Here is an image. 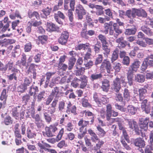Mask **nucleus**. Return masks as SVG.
Returning a JSON list of instances; mask_svg holds the SVG:
<instances>
[{"mask_svg": "<svg viewBox=\"0 0 153 153\" xmlns=\"http://www.w3.org/2000/svg\"><path fill=\"white\" fill-rule=\"evenodd\" d=\"M117 23H114L113 22L111 21L109 23H105L104 24V26L105 32L108 33V29H109V33L110 35L113 34L114 31L116 33V35L118 36L119 34L122 33V30L120 28V26H123L124 23L121 22L119 19H116Z\"/></svg>", "mask_w": 153, "mask_h": 153, "instance_id": "1", "label": "nucleus"}, {"mask_svg": "<svg viewBox=\"0 0 153 153\" xmlns=\"http://www.w3.org/2000/svg\"><path fill=\"white\" fill-rule=\"evenodd\" d=\"M88 134L91 136V138L93 142L96 143V141H98V142L96 144V146L94 147V150L97 151L100 150L104 143V141L100 140L92 129H90L88 130Z\"/></svg>", "mask_w": 153, "mask_h": 153, "instance_id": "2", "label": "nucleus"}, {"mask_svg": "<svg viewBox=\"0 0 153 153\" xmlns=\"http://www.w3.org/2000/svg\"><path fill=\"white\" fill-rule=\"evenodd\" d=\"M76 8L75 12L77 14L78 19H79L82 20L83 18V16L86 14L87 11L80 4L77 5Z\"/></svg>", "mask_w": 153, "mask_h": 153, "instance_id": "3", "label": "nucleus"}, {"mask_svg": "<svg viewBox=\"0 0 153 153\" xmlns=\"http://www.w3.org/2000/svg\"><path fill=\"white\" fill-rule=\"evenodd\" d=\"M101 69H105L108 73L107 75L109 76H111V67L110 62L107 59H104L102 63L100 66Z\"/></svg>", "mask_w": 153, "mask_h": 153, "instance_id": "4", "label": "nucleus"}, {"mask_svg": "<svg viewBox=\"0 0 153 153\" xmlns=\"http://www.w3.org/2000/svg\"><path fill=\"white\" fill-rule=\"evenodd\" d=\"M140 64V62L138 60H134L128 68V71L133 73H135L137 71L138 68H139Z\"/></svg>", "mask_w": 153, "mask_h": 153, "instance_id": "5", "label": "nucleus"}, {"mask_svg": "<svg viewBox=\"0 0 153 153\" xmlns=\"http://www.w3.org/2000/svg\"><path fill=\"white\" fill-rule=\"evenodd\" d=\"M45 25L46 30L50 32L58 31L59 29V27L51 22H47Z\"/></svg>", "mask_w": 153, "mask_h": 153, "instance_id": "6", "label": "nucleus"}, {"mask_svg": "<svg viewBox=\"0 0 153 153\" xmlns=\"http://www.w3.org/2000/svg\"><path fill=\"white\" fill-rule=\"evenodd\" d=\"M149 122V118H140L139 119V126L140 129L146 131L148 128V125Z\"/></svg>", "mask_w": 153, "mask_h": 153, "instance_id": "7", "label": "nucleus"}, {"mask_svg": "<svg viewBox=\"0 0 153 153\" xmlns=\"http://www.w3.org/2000/svg\"><path fill=\"white\" fill-rule=\"evenodd\" d=\"M35 96V97L33 98V100L40 102L42 100L45 99L47 96V94L45 91H40L38 94H36Z\"/></svg>", "mask_w": 153, "mask_h": 153, "instance_id": "8", "label": "nucleus"}, {"mask_svg": "<svg viewBox=\"0 0 153 153\" xmlns=\"http://www.w3.org/2000/svg\"><path fill=\"white\" fill-rule=\"evenodd\" d=\"M149 86L145 85L143 88H141L138 89L140 100L141 101L145 98L147 94V89Z\"/></svg>", "mask_w": 153, "mask_h": 153, "instance_id": "9", "label": "nucleus"}, {"mask_svg": "<svg viewBox=\"0 0 153 153\" xmlns=\"http://www.w3.org/2000/svg\"><path fill=\"white\" fill-rule=\"evenodd\" d=\"M118 79H115L113 81L111 88L116 93L119 92L121 88V86Z\"/></svg>", "mask_w": 153, "mask_h": 153, "instance_id": "10", "label": "nucleus"}, {"mask_svg": "<svg viewBox=\"0 0 153 153\" xmlns=\"http://www.w3.org/2000/svg\"><path fill=\"white\" fill-rule=\"evenodd\" d=\"M46 135L48 137H52L54 135V132L57 130V128L55 126H50L45 128Z\"/></svg>", "mask_w": 153, "mask_h": 153, "instance_id": "11", "label": "nucleus"}, {"mask_svg": "<svg viewBox=\"0 0 153 153\" xmlns=\"http://www.w3.org/2000/svg\"><path fill=\"white\" fill-rule=\"evenodd\" d=\"M147 101V99L143 100L142 102L141 107L143 111H144L146 114H149L151 110V107Z\"/></svg>", "mask_w": 153, "mask_h": 153, "instance_id": "12", "label": "nucleus"}, {"mask_svg": "<svg viewBox=\"0 0 153 153\" xmlns=\"http://www.w3.org/2000/svg\"><path fill=\"white\" fill-rule=\"evenodd\" d=\"M28 91V94L30 96H33V98L35 97V95L39 91L38 87L32 85L29 87Z\"/></svg>", "mask_w": 153, "mask_h": 153, "instance_id": "13", "label": "nucleus"}, {"mask_svg": "<svg viewBox=\"0 0 153 153\" xmlns=\"http://www.w3.org/2000/svg\"><path fill=\"white\" fill-rule=\"evenodd\" d=\"M134 143L135 146L140 148H143L146 145L145 142L144 140L140 137L135 139L134 141Z\"/></svg>", "mask_w": 153, "mask_h": 153, "instance_id": "14", "label": "nucleus"}, {"mask_svg": "<svg viewBox=\"0 0 153 153\" xmlns=\"http://www.w3.org/2000/svg\"><path fill=\"white\" fill-rule=\"evenodd\" d=\"M7 88V90L5 88L3 89L0 96V100L3 101V105H5L6 103V101L8 96L7 93L9 87H8Z\"/></svg>", "mask_w": 153, "mask_h": 153, "instance_id": "15", "label": "nucleus"}, {"mask_svg": "<svg viewBox=\"0 0 153 153\" xmlns=\"http://www.w3.org/2000/svg\"><path fill=\"white\" fill-rule=\"evenodd\" d=\"M103 75L101 72H96L91 74L90 76V79L92 81L95 80H102Z\"/></svg>", "mask_w": 153, "mask_h": 153, "instance_id": "16", "label": "nucleus"}, {"mask_svg": "<svg viewBox=\"0 0 153 153\" xmlns=\"http://www.w3.org/2000/svg\"><path fill=\"white\" fill-rule=\"evenodd\" d=\"M76 107L75 105H72L71 103L70 102L68 104L66 110V112L69 114L70 112L73 114L74 115L77 114L76 112Z\"/></svg>", "mask_w": 153, "mask_h": 153, "instance_id": "17", "label": "nucleus"}, {"mask_svg": "<svg viewBox=\"0 0 153 153\" xmlns=\"http://www.w3.org/2000/svg\"><path fill=\"white\" fill-rule=\"evenodd\" d=\"M109 82V81L106 79H104L102 81L101 88L103 91L105 92L108 91L110 87Z\"/></svg>", "mask_w": 153, "mask_h": 153, "instance_id": "18", "label": "nucleus"}, {"mask_svg": "<svg viewBox=\"0 0 153 153\" xmlns=\"http://www.w3.org/2000/svg\"><path fill=\"white\" fill-rule=\"evenodd\" d=\"M113 111L111 105L110 104H108L106 106V118L107 121L110 120Z\"/></svg>", "mask_w": 153, "mask_h": 153, "instance_id": "19", "label": "nucleus"}, {"mask_svg": "<svg viewBox=\"0 0 153 153\" xmlns=\"http://www.w3.org/2000/svg\"><path fill=\"white\" fill-rule=\"evenodd\" d=\"M134 73L128 71L127 73V84L129 86H131L133 85V82Z\"/></svg>", "mask_w": 153, "mask_h": 153, "instance_id": "20", "label": "nucleus"}, {"mask_svg": "<svg viewBox=\"0 0 153 153\" xmlns=\"http://www.w3.org/2000/svg\"><path fill=\"white\" fill-rule=\"evenodd\" d=\"M3 123L7 126L11 125L13 122V120L11 117L8 115H6L3 117Z\"/></svg>", "mask_w": 153, "mask_h": 153, "instance_id": "21", "label": "nucleus"}, {"mask_svg": "<svg viewBox=\"0 0 153 153\" xmlns=\"http://www.w3.org/2000/svg\"><path fill=\"white\" fill-rule=\"evenodd\" d=\"M145 76L144 74H137L135 75V80L136 82L143 83L145 80Z\"/></svg>", "mask_w": 153, "mask_h": 153, "instance_id": "22", "label": "nucleus"}, {"mask_svg": "<svg viewBox=\"0 0 153 153\" xmlns=\"http://www.w3.org/2000/svg\"><path fill=\"white\" fill-rule=\"evenodd\" d=\"M20 108L19 105L18 106L16 107L12 108L11 112L12 116L14 117L16 120L19 119V113L18 112V108Z\"/></svg>", "mask_w": 153, "mask_h": 153, "instance_id": "23", "label": "nucleus"}, {"mask_svg": "<svg viewBox=\"0 0 153 153\" xmlns=\"http://www.w3.org/2000/svg\"><path fill=\"white\" fill-rule=\"evenodd\" d=\"M32 78L30 77H25L23 82V85L27 88L30 86L32 81Z\"/></svg>", "mask_w": 153, "mask_h": 153, "instance_id": "24", "label": "nucleus"}, {"mask_svg": "<svg viewBox=\"0 0 153 153\" xmlns=\"http://www.w3.org/2000/svg\"><path fill=\"white\" fill-rule=\"evenodd\" d=\"M86 78V77L85 75H82L80 77V82H81L80 87L81 88H83L85 87L87 85V80Z\"/></svg>", "mask_w": 153, "mask_h": 153, "instance_id": "25", "label": "nucleus"}, {"mask_svg": "<svg viewBox=\"0 0 153 153\" xmlns=\"http://www.w3.org/2000/svg\"><path fill=\"white\" fill-rule=\"evenodd\" d=\"M137 31V29L135 26L131 28L126 29L125 33L126 35H130L134 34Z\"/></svg>", "mask_w": 153, "mask_h": 153, "instance_id": "26", "label": "nucleus"}, {"mask_svg": "<svg viewBox=\"0 0 153 153\" xmlns=\"http://www.w3.org/2000/svg\"><path fill=\"white\" fill-rule=\"evenodd\" d=\"M52 10V8L51 7H48L42 10V11L45 15V16H42V17L43 18L46 19L47 18V16L50 15Z\"/></svg>", "mask_w": 153, "mask_h": 153, "instance_id": "27", "label": "nucleus"}, {"mask_svg": "<svg viewBox=\"0 0 153 153\" xmlns=\"http://www.w3.org/2000/svg\"><path fill=\"white\" fill-rule=\"evenodd\" d=\"M15 40L12 39H4V41L0 40V45L2 46L11 44L15 42Z\"/></svg>", "mask_w": 153, "mask_h": 153, "instance_id": "28", "label": "nucleus"}, {"mask_svg": "<svg viewBox=\"0 0 153 153\" xmlns=\"http://www.w3.org/2000/svg\"><path fill=\"white\" fill-rule=\"evenodd\" d=\"M12 71L13 72V73L10 74L9 75L7 76V78L10 80H12L13 79L16 80H17V77L16 76V73L18 72V70L14 68L12 70Z\"/></svg>", "mask_w": 153, "mask_h": 153, "instance_id": "29", "label": "nucleus"}, {"mask_svg": "<svg viewBox=\"0 0 153 153\" xmlns=\"http://www.w3.org/2000/svg\"><path fill=\"white\" fill-rule=\"evenodd\" d=\"M128 112L131 115L135 114L137 111V108L131 105H129L127 107Z\"/></svg>", "mask_w": 153, "mask_h": 153, "instance_id": "30", "label": "nucleus"}, {"mask_svg": "<svg viewBox=\"0 0 153 153\" xmlns=\"http://www.w3.org/2000/svg\"><path fill=\"white\" fill-rule=\"evenodd\" d=\"M97 128L98 131L97 134L100 137V138L104 137L106 134V132L100 126H97Z\"/></svg>", "mask_w": 153, "mask_h": 153, "instance_id": "31", "label": "nucleus"}, {"mask_svg": "<svg viewBox=\"0 0 153 153\" xmlns=\"http://www.w3.org/2000/svg\"><path fill=\"white\" fill-rule=\"evenodd\" d=\"M99 94L95 92L93 94V97L94 100L98 106L101 107L102 106V103L101 102V101L99 100Z\"/></svg>", "mask_w": 153, "mask_h": 153, "instance_id": "32", "label": "nucleus"}, {"mask_svg": "<svg viewBox=\"0 0 153 153\" xmlns=\"http://www.w3.org/2000/svg\"><path fill=\"white\" fill-rule=\"evenodd\" d=\"M123 39H117V42L118 43V46L120 48H124L128 44L127 42L126 41L124 42ZM128 46L129 44H128Z\"/></svg>", "mask_w": 153, "mask_h": 153, "instance_id": "33", "label": "nucleus"}, {"mask_svg": "<svg viewBox=\"0 0 153 153\" xmlns=\"http://www.w3.org/2000/svg\"><path fill=\"white\" fill-rule=\"evenodd\" d=\"M35 114V111L33 108L28 109L26 112V118L33 117Z\"/></svg>", "mask_w": 153, "mask_h": 153, "instance_id": "34", "label": "nucleus"}, {"mask_svg": "<svg viewBox=\"0 0 153 153\" xmlns=\"http://www.w3.org/2000/svg\"><path fill=\"white\" fill-rule=\"evenodd\" d=\"M134 130L135 134L137 135H141L142 137H144L145 136V133L143 131V130H141L140 128L138 127V126H136L134 128Z\"/></svg>", "mask_w": 153, "mask_h": 153, "instance_id": "35", "label": "nucleus"}, {"mask_svg": "<svg viewBox=\"0 0 153 153\" xmlns=\"http://www.w3.org/2000/svg\"><path fill=\"white\" fill-rule=\"evenodd\" d=\"M123 97L127 101L130 100L131 97L130 92L127 88H125L123 91Z\"/></svg>", "mask_w": 153, "mask_h": 153, "instance_id": "36", "label": "nucleus"}, {"mask_svg": "<svg viewBox=\"0 0 153 153\" xmlns=\"http://www.w3.org/2000/svg\"><path fill=\"white\" fill-rule=\"evenodd\" d=\"M141 30L149 36H151L152 32L149 28L147 27L142 26L141 27Z\"/></svg>", "mask_w": 153, "mask_h": 153, "instance_id": "37", "label": "nucleus"}, {"mask_svg": "<svg viewBox=\"0 0 153 153\" xmlns=\"http://www.w3.org/2000/svg\"><path fill=\"white\" fill-rule=\"evenodd\" d=\"M75 66L76 67V68L78 69L76 71V76H82V74H84L85 72V68L83 67H80V68H79L78 66L76 65Z\"/></svg>", "mask_w": 153, "mask_h": 153, "instance_id": "38", "label": "nucleus"}, {"mask_svg": "<svg viewBox=\"0 0 153 153\" xmlns=\"http://www.w3.org/2000/svg\"><path fill=\"white\" fill-rule=\"evenodd\" d=\"M37 65H35L33 63H31L30 64H28V66H29L28 69L27 70V72L28 74H29L30 73H31L33 71H36L35 68V66H37Z\"/></svg>", "mask_w": 153, "mask_h": 153, "instance_id": "39", "label": "nucleus"}, {"mask_svg": "<svg viewBox=\"0 0 153 153\" xmlns=\"http://www.w3.org/2000/svg\"><path fill=\"white\" fill-rule=\"evenodd\" d=\"M96 9L97 10L96 12L97 15H101L104 14V8L101 5H98Z\"/></svg>", "mask_w": 153, "mask_h": 153, "instance_id": "40", "label": "nucleus"}, {"mask_svg": "<svg viewBox=\"0 0 153 153\" xmlns=\"http://www.w3.org/2000/svg\"><path fill=\"white\" fill-rule=\"evenodd\" d=\"M59 88L57 87H54L53 89L52 90V92L51 94L50 95L51 96L53 97L54 96L55 97H59L58 96V94L59 93Z\"/></svg>", "mask_w": 153, "mask_h": 153, "instance_id": "41", "label": "nucleus"}, {"mask_svg": "<svg viewBox=\"0 0 153 153\" xmlns=\"http://www.w3.org/2000/svg\"><path fill=\"white\" fill-rule=\"evenodd\" d=\"M118 53L119 51L117 50H115L113 51L111 59L112 62H113L117 59L118 56Z\"/></svg>", "mask_w": 153, "mask_h": 153, "instance_id": "42", "label": "nucleus"}, {"mask_svg": "<svg viewBox=\"0 0 153 153\" xmlns=\"http://www.w3.org/2000/svg\"><path fill=\"white\" fill-rule=\"evenodd\" d=\"M138 17L146 18L147 16V13L146 11L143 9H138Z\"/></svg>", "mask_w": 153, "mask_h": 153, "instance_id": "43", "label": "nucleus"}, {"mask_svg": "<svg viewBox=\"0 0 153 153\" xmlns=\"http://www.w3.org/2000/svg\"><path fill=\"white\" fill-rule=\"evenodd\" d=\"M80 82V79L77 77H75L71 83V85L74 88L77 87Z\"/></svg>", "mask_w": 153, "mask_h": 153, "instance_id": "44", "label": "nucleus"}, {"mask_svg": "<svg viewBox=\"0 0 153 153\" xmlns=\"http://www.w3.org/2000/svg\"><path fill=\"white\" fill-rule=\"evenodd\" d=\"M86 19L88 25L91 27H93L94 26V23L90 16L88 15L86 16Z\"/></svg>", "mask_w": 153, "mask_h": 153, "instance_id": "45", "label": "nucleus"}, {"mask_svg": "<svg viewBox=\"0 0 153 153\" xmlns=\"http://www.w3.org/2000/svg\"><path fill=\"white\" fill-rule=\"evenodd\" d=\"M76 61V59L74 57L71 58L70 59L68 63V69L69 70H71L72 68Z\"/></svg>", "mask_w": 153, "mask_h": 153, "instance_id": "46", "label": "nucleus"}, {"mask_svg": "<svg viewBox=\"0 0 153 153\" xmlns=\"http://www.w3.org/2000/svg\"><path fill=\"white\" fill-rule=\"evenodd\" d=\"M42 55L41 52L37 53L33 57V59L35 62L36 63H39L41 62V59Z\"/></svg>", "mask_w": 153, "mask_h": 153, "instance_id": "47", "label": "nucleus"}, {"mask_svg": "<svg viewBox=\"0 0 153 153\" xmlns=\"http://www.w3.org/2000/svg\"><path fill=\"white\" fill-rule=\"evenodd\" d=\"M30 97L29 94H26L22 97V102L25 103V105H26L30 101Z\"/></svg>", "mask_w": 153, "mask_h": 153, "instance_id": "48", "label": "nucleus"}, {"mask_svg": "<svg viewBox=\"0 0 153 153\" xmlns=\"http://www.w3.org/2000/svg\"><path fill=\"white\" fill-rule=\"evenodd\" d=\"M27 136L29 139L32 138L36 136L35 132L28 129L27 130Z\"/></svg>", "mask_w": 153, "mask_h": 153, "instance_id": "49", "label": "nucleus"}, {"mask_svg": "<svg viewBox=\"0 0 153 153\" xmlns=\"http://www.w3.org/2000/svg\"><path fill=\"white\" fill-rule=\"evenodd\" d=\"M128 124L129 128L133 129L136 126H137V123L133 120H128Z\"/></svg>", "mask_w": 153, "mask_h": 153, "instance_id": "50", "label": "nucleus"}, {"mask_svg": "<svg viewBox=\"0 0 153 153\" xmlns=\"http://www.w3.org/2000/svg\"><path fill=\"white\" fill-rule=\"evenodd\" d=\"M116 79H118L119 81V82H120V85L121 83L122 85L124 86L125 87L127 86V81H125V78L124 77L121 76L120 78L117 77Z\"/></svg>", "mask_w": 153, "mask_h": 153, "instance_id": "51", "label": "nucleus"}, {"mask_svg": "<svg viewBox=\"0 0 153 153\" xmlns=\"http://www.w3.org/2000/svg\"><path fill=\"white\" fill-rule=\"evenodd\" d=\"M27 88L23 84H21L17 88L18 92L23 93L25 92Z\"/></svg>", "mask_w": 153, "mask_h": 153, "instance_id": "52", "label": "nucleus"}, {"mask_svg": "<svg viewBox=\"0 0 153 153\" xmlns=\"http://www.w3.org/2000/svg\"><path fill=\"white\" fill-rule=\"evenodd\" d=\"M115 99L117 101H119L120 102H122L123 99L122 95L119 92L116 93L115 94Z\"/></svg>", "mask_w": 153, "mask_h": 153, "instance_id": "53", "label": "nucleus"}, {"mask_svg": "<svg viewBox=\"0 0 153 153\" xmlns=\"http://www.w3.org/2000/svg\"><path fill=\"white\" fill-rule=\"evenodd\" d=\"M88 48V45L81 44L77 46L76 47V50H80L82 49H83L84 50H86Z\"/></svg>", "mask_w": 153, "mask_h": 153, "instance_id": "54", "label": "nucleus"}, {"mask_svg": "<svg viewBox=\"0 0 153 153\" xmlns=\"http://www.w3.org/2000/svg\"><path fill=\"white\" fill-rule=\"evenodd\" d=\"M68 15L69 20L71 22L70 23V24L72 25H74V24H72V23L73 20V12L71 10H68Z\"/></svg>", "mask_w": 153, "mask_h": 153, "instance_id": "55", "label": "nucleus"}, {"mask_svg": "<svg viewBox=\"0 0 153 153\" xmlns=\"http://www.w3.org/2000/svg\"><path fill=\"white\" fill-rule=\"evenodd\" d=\"M82 105L83 107H86L90 105V104L88 102V98L86 97H84L82 99Z\"/></svg>", "mask_w": 153, "mask_h": 153, "instance_id": "56", "label": "nucleus"}, {"mask_svg": "<svg viewBox=\"0 0 153 153\" xmlns=\"http://www.w3.org/2000/svg\"><path fill=\"white\" fill-rule=\"evenodd\" d=\"M139 50V48L137 47H134L133 50H132L129 53V55L132 58L135 56L136 53Z\"/></svg>", "mask_w": 153, "mask_h": 153, "instance_id": "57", "label": "nucleus"}, {"mask_svg": "<svg viewBox=\"0 0 153 153\" xmlns=\"http://www.w3.org/2000/svg\"><path fill=\"white\" fill-rule=\"evenodd\" d=\"M65 105V103L63 101L59 102L58 109L59 111L62 112L64 111Z\"/></svg>", "mask_w": 153, "mask_h": 153, "instance_id": "58", "label": "nucleus"}, {"mask_svg": "<svg viewBox=\"0 0 153 153\" xmlns=\"http://www.w3.org/2000/svg\"><path fill=\"white\" fill-rule=\"evenodd\" d=\"M84 65L87 69L90 68L93 65V62L91 60L85 61Z\"/></svg>", "mask_w": 153, "mask_h": 153, "instance_id": "59", "label": "nucleus"}, {"mask_svg": "<svg viewBox=\"0 0 153 153\" xmlns=\"http://www.w3.org/2000/svg\"><path fill=\"white\" fill-rule=\"evenodd\" d=\"M102 56L101 54L98 55V57L96 58L95 62V65H97L101 63L102 61Z\"/></svg>", "mask_w": 153, "mask_h": 153, "instance_id": "60", "label": "nucleus"}, {"mask_svg": "<svg viewBox=\"0 0 153 153\" xmlns=\"http://www.w3.org/2000/svg\"><path fill=\"white\" fill-rule=\"evenodd\" d=\"M130 63V59L128 56L124 57L122 60V63L124 65L128 66Z\"/></svg>", "mask_w": 153, "mask_h": 153, "instance_id": "61", "label": "nucleus"}, {"mask_svg": "<svg viewBox=\"0 0 153 153\" xmlns=\"http://www.w3.org/2000/svg\"><path fill=\"white\" fill-rule=\"evenodd\" d=\"M125 140V139L123 138H121L120 140L123 146L125 147V149L127 150H129L130 149V148L126 143Z\"/></svg>", "mask_w": 153, "mask_h": 153, "instance_id": "62", "label": "nucleus"}, {"mask_svg": "<svg viewBox=\"0 0 153 153\" xmlns=\"http://www.w3.org/2000/svg\"><path fill=\"white\" fill-rule=\"evenodd\" d=\"M122 131L124 139H125L128 143H129L130 142V140L128 138V136L126 130L125 129Z\"/></svg>", "mask_w": 153, "mask_h": 153, "instance_id": "63", "label": "nucleus"}, {"mask_svg": "<svg viewBox=\"0 0 153 153\" xmlns=\"http://www.w3.org/2000/svg\"><path fill=\"white\" fill-rule=\"evenodd\" d=\"M148 67L147 63L145 59L144 61L143 62V63L141 66V69L143 71H144L146 70L147 68V67Z\"/></svg>", "mask_w": 153, "mask_h": 153, "instance_id": "64", "label": "nucleus"}]
</instances>
